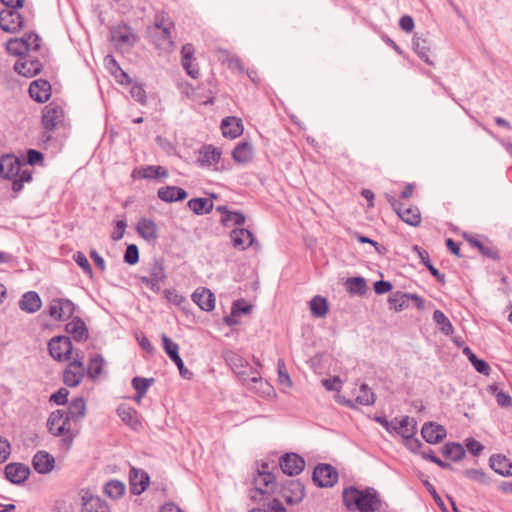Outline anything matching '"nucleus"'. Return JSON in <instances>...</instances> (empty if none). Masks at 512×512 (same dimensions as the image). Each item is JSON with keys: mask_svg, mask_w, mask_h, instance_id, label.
<instances>
[{"mask_svg": "<svg viewBox=\"0 0 512 512\" xmlns=\"http://www.w3.org/2000/svg\"><path fill=\"white\" fill-rule=\"evenodd\" d=\"M69 424V416L65 417L62 410L53 411L47 421L49 432L55 436L62 437V441L67 449L71 447L76 436V432L70 429Z\"/></svg>", "mask_w": 512, "mask_h": 512, "instance_id": "2", "label": "nucleus"}, {"mask_svg": "<svg viewBox=\"0 0 512 512\" xmlns=\"http://www.w3.org/2000/svg\"><path fill=\"white\" fill-rule=\"evenodd\" d=\"M252 306L248 304L245 300L240 299L233 303L232 305V314L233 316H240L241 314H247L251 311Z\"/></svg>", "mask_w": 512, "mask_h": 512, "instance_id": "58", "label": "nucleus"}, {"mask_svg": "<svg viewBox=\"0 0 512 512\" xmlns=\"http://www.w3.org/2000/svg\"><path fill=\"white\" fill-rule=\"evenodd\" d=\"M305 495L303 485L297 480L289 481L282 489V496L288 504L299 503Z\"/></svg>", "mask_w": 512, "mask_h": 512, "instance_id": "20", "label": "nucleus"}, {"mask_svg": "<svg viewBox=\"0 0 512 512\" xmlns=\"http://www.w3.org/2000/svg\"><path fill=\"white\" fill-rule=\"evenodd\" d=\"M15 71L27 78L36 76L42 70V64L37 59L29 57L19 59L14 65Z\"/></svg>", "mask_w": 512, "mask_h": 512, "instance_id": "18", "label": "nucleus"}, {"mask_svg": "<svg viewBox=\"0 0 512 512\" xmlns=\"http://www.w3.org/2000/svg\"><path fill=\"white\" fill-rule=\"evenodd\" d=\"M41 306V298L34 291L26 292L19 301L20 309L27 313H35L41 308Z\"/></svg>", "mask_w": 512, "mask_h": 512, "instance_id": "34", "label": "nucleus"}, {"mask_svg": "<svg viewBox=\"0 0 512 512\" xmlns=\"http://www.w3.org/2000/svg\"><path fill=\"white\" fill-rule=\"evenodd\" d=\"M30 474L27 466L20 463H11L5 467V475L9 481L15 484L24 482Z\"/></svg>", "mask_w": 512, "mask_h": 512, "instance_id": "30", "label": "nucleus"}, {"mask_svg": "<svg viewBox=\"0 0 512 512\" xmlns=\"http://www.w3.org/2000/svg\"><path fill=\"white\" fill-rule=\"evenodd\" d=\"M74 260L83 269V271L87 275L92 276V274H93L92 268L90 266V263H89L87 257L83 253L77 252L74 255Z\"/></svg>", "mask_w": 512, "mask_h": 512, "instance_id": "60", "label": "nucleus"}, {"mask_svg": "<svg viewBox=\"0 0 512 512\" xmlns=\"http://www.w3.org/2000/svg\"><path fill=\"white\" fill-rule=\"evenodd\" d=\"M194 53L195 49L192 44H185L182 47L181 55H182V66L187 72V74L192 77L193 79H196L200 75L199 66L197 63L194 62Z\"/></svg>", "mask_w": 512, "mask_h": 512, "instance_id": "17", "label": "nucleus"}, {"mask_svg": "<svg viewBox=\"0 0 512 512\" xmlns=\"http://www.w3.org/2000/svg\"><path fill=\"white\" fill-rule=\"evenodd\" d=\"M244 130L242 120L235 116H229L222 120L221 131L224 137L235 139L242 135Z\"/></svg>", "mask_w": 512, "mask_h": 512, "instance_id": "22", "label": "nucleus"}, {"mask_svg": "<svg viewBox=\"0 0 512 512\" xmlns=\"http://www.w3.org/2000/svg\"><path fill=\"white\" fill-rule=\"evenodd\" d=\"M277 372L279 384L287 388H291L293 386V382L290 375L287 372L286 364L282 359H279L277 362Z\"/></svg>", "mask_w": 512, "mask_h": 512, "instance_id": "51", "label": "nucleus"}, {"mask_svg": "<svg viewBox=\"0 0 512 512\" xmlns=\"http://www.w3.org/2000/svg\"><path fill=\"white\" fill-rule=\"evenodd\" d=\"M410 300V294L409 293H402V292H394L389 296V305L390 308L393 309L396 312H399L403 310L404 308L408 307Z\"/></svg>", "mask_w": 512, "mask_h": 512, "instance_id": "42", "label": "nucleus"}, {"mask_svg": "<svg viewBox=\"0 0 512 512\" xmlns=\"http://www.w3.org/2000/svg\"><path fill=\"white\" fill-rule=\"evenodd\" d=\"M188 207L196 214L209 213L213 203L206 198H194L188 201Z\"/></svg>", "mask_w": 512, "mask_h": 512, "instance_id": "44", "label": "nucleus"}, {"mask_svg": "<svg viewBox=\"0 0 512 512\" xmlns=\"http://www.w3.org/2000/svg\"><path fill=\"white\" fill-rule=\"evenodd\" d=\"M172 28L173 23L169 21V18L164 13L157 15L155 24L151 29V35L154 42L164 50H169L173 46V41L171 40Z\"/></svg>", "mask_w": 512, "mask_h": 512, "instance_id": "3", "label": "nucleus"}, {"mask_svg": "<svg viewBox=\"0 0 512 512\" xmlns=\"http://www.w3.org/2000/svg\"><path fill=\"white\" fill-rule=\"evenodd\" d=\"M490 467L499 475L512 476V462L504 455L496 454L490 457Z\"/></svg>", "mask_w": 512, "mask_h": 512, "instance_id": "32", "label": "nucleus"}, {"mask_svg": "<svg viewBox=\"0 0 512 512\" xmlns=\"http://www.w3.org/2000/svg\"><path fill=\"white\" fill-rule=\"evenodd\" d=\"M130 93L136 101L140 102L141 104L146 103V92L142 86H140V85L133 86L131 88Z\"/></svg>", "mask_w": 512, "mask_h": 512, "instance_id": "64", "label": "nucleus"}, {"mask_svg": "<svg viewBox=\"0 0 512 512\" xmlns=\"http://www.w3.org/2000/svg\"><path fill=\"white\" fill-rule=\"evenodd\" d=\"M343 501L349 509L360 512H374L379 508L380 500L375 493L348 488L343 493Z\"/></svg>", "mask_w": 512, "mask_h": 512, "instance_id": "1", "label": "nucleus"}, {"mask_svg": "<svg viewBox=\"0 0 512 512\" xmlns=\"http://www.w3.org/2000/svg\"><path fill=\"white\" fill-rule=\"evenodd\" d=\"M124 260L126 263L133 265L136 264L139 260V252L136 245L131 244L127 247Z\"/></svg>", "mask_w": 512, "mask_h": 512, "instance_id": "59", "label": "nucleus"}, {"mask_svg": "<svg viewBox=\"0 0 512 512\" xmlns=\"http://www.w3.org/2000/svg\"><path fill=\"white\" fill-rule=\"evenodd\" d=\"M314 482L320 487H332L338 480V473L329 464H320L314 469Z\"/></svg>", "mask_w": 512, "mask_h": 512, "instance_id": "10", "label": "nucleus"}, {"mask_svg": "<svg viewBox=\"0 0 512 512\" xmlns=\"http://www.w3.org/2000/svg\"><path fill=\"white\" fill-rule=\"evenodd\" d=\"M217 210L223 214L221 222L226 227L242 225L245 222V216L240 212L229 211L224 206H219Z\"/></svg>", "mask_w": 512, "mask_h": 512, "instance_id": "41", "label": "nucleus"}, {"mask_svg": "<svg viewBox=\"0 0 512 512\" xmlns=\"http://www.w3.org/2000/svg\"><path fill=\"white\" fill-rule=\"evenodd\" d=\"M433 320L440 326L443 333L449 335L453 332V326L449 319L440 310H436L433 314Z\"/></svg>", "mask_w": 512, "mask_h": 512, "instance_id": "53", "label": "nucleus"}, {"mask_svg": "<svg viewBox=\"0 0 512 512\" xmlns=\"http://www.w3.org/2000/svg\"><path fill=\"white\" fill-rule=\"evenodd\" d=\"M310 309L314 316L324 317L328 312L327 300L321 296H315L310 301Z\"/></svg>", "mask_w": 512, "mask_h": 512, "instance_id": "46", "label": "nucleus"}, {"mask_svg": "<svg viewBox=\"0 0 512 512\" xmlns=\"http://www.w3.org/2000/svg\"><path fill=\"white\" fill-rule=\"evenodd\" d=\"M104 492L110 498H120L125 493V485L118 480L109 481L105 485Z\"/></svg>", "mask_w": 512, "mask_h": 512, "instance_id": "49", "label": "nucleus"}, {"mask_svg": "<svg viewBox=\"0 0 512 512\" xmlns=\"http://www.w3.org/2000/svg\"><path fill=\"white\" fill-rule=\"evenodd\" d=\"M136 231L147 242H156L158 238L157 224L148 218H142L138 221Z\"/></svg>", "mask_w": 512, "mask_h": 512, "instance_id": "27", "label": "nucleus"}, {"mask_svg": "<svg viewBox=\"0 0 512 512\" xmlns=\"http://www.w3.org/2000/svg\"><path fill=\"white\" fill-rule=\"evenodd\" d=\"M110 63L113 65L111 67V71L114 75V77L116 78V80L120 83V84H128L130 82V78L129 76L127 75V73H125L116 63V61L114 59H110L109 60Z\"/></svg>", "mask_w": 512, "mask_h": 512, "instance_id": "57", "label": "nucleus"}, {"mask_svg": "<svg viewBox=\"0 0 512 512\" xmlns=\"http://www.w3.org/2000/svg\"><path fill=\"white\" fill-rule=\"evenodd\" d=\"M168 170L163 166H143L133 170L131 176L134 179L167 178Z\"/></svg>", "mask_w": 512, "mask_h": 512, "instance_id": "21", "label": "nucleus"}, {"mask_svg": "<svg viewBox=\"0 0 512 512\" xmlns=\"http://www.w3.org/2000/svg\"><path fill=\"white\" fill-rule=\"evenodd\" d=\"M391 428L403 437L408 443L417 442L413 440V436L416 433V422L409 416H402L395 418L390 423Z\"/></svg>", "mask_w": 512, "mask_h": 512, "instance_id": "9", "label": "nucleus"}, {"mask_svg": "<svg viewBox=\"0 0 512 512\" xmlns=\"http://www.w3.org/2000/svg\"><path fill=\"white\" fill-rule=\"evenodd\" d=\"M193 302L203 311L210 312L215 308V296L205 287H199L192 294Z\"/></svg>", "mask_w": 512, "mask_h": 512, "instance_id": "19", "label": "nucleus"}, {"mask_svg": "<svg viewBox=\"0 0 512 512\" xmlns=\"http://www.w3.org/2000/svg\"><path fill=\"white\" fill-rule=\"evenodd\" d=\"M464 474L470 480H473L478 483H484L486 480L485 473L481 470L469 469V470H466Z\"/></svg>", "mask_w": 512, "mask_h": 512, "instance_id": "63", "label": "nucleus"}, {"mask_svg": "<svg viewBox=\"0 0 512 512\" xmlns=\"http://www.w3.org/2000/svg\"><path fill=\"white\" fill-rule=\"evenodd\" d=\"M392 205L398 214V216L407 224L411 226H419L421 223V213L416 206L408 207H396V203L392 202Z\"/></svg>", "mask_w": 512, "mask_h": 512, "instance_id": "31", "label": "nucleus"}, {"mask_svg": "<svg viewBox=\"0 0 512 512\" xmlns=\"http://www.w3.org/2000/svg\"><path fill=\"white\" fill-rule=\"evenodd\" d=\"M22 165L20 160L14 155H4L0 158V176L5 179L16 177L19 167Z\"/></svg>", "mask_w": 512, "mask_h": 512, "instance_id": "23", "label": "nucleus"}, {"mask_svg": "<svg viewBox=\"0 0 512 512\" xmlns=\"http://www.w3.org/2000/svg\"><path fill=\"white\" fill-rule=\"evenodd\" d=\"M126 227L127 224L124 220L116 221L114 230L111 233V238L115 241L120 240L125 233Z\"/></svg>", "mask_w": 512, "mask_h": 512, "instance_id": "62", "label": "nucleus"}, {"mask_svg": "<svg viewBox=\"0 0 512 512\" xmlns=\"http://www.w3.org/2000/svg\"><path fill=\"white\" fill-rule=\"evenodd\" d=\"M40 47V39L37 34H28L21 38H12L6 43L9 54L22 56L29 50H37Z\"/></svg>", "mask_w": 512, "mask_h": 512, "instance_id": "5", "label": "nucleus"}, {"mask_svg": "<svg viewBox=\"0 0 512 512\" xmlns=\"http://www.w3.org/2000/svg\"><path fill=\"white\" fill-rule=\"evenodd\" d=\"M86 403L82 398L75 399L69 406V416L72 418H81L85 415Z\"/></svg>", "mask_w": 512, "mask_h": 512, "instance_id": "54", "label": "nucleus"}, {"mask_svg": "<svg viewBox=\"0 0 512 512\" xmlns=\"http://www.w3.org/2000/svg\"><path fill=\"white\" fill-rule=\"evenodd\" d=\"M66 332L76 341H85L88 338V330L80 318H74L66 324Z\"/></svg>", "mask_w": 512, "mask_h": 512, "instance_id": "38", "label": "nucleus"}, {"mask_svg": "<svg viewBox=\"0 0 512 512\" xmlns=\"http://www.w3.org/2000/svg\"><path fill=\"white\" fill-rule=\"evenodd\" d=\"M414 50L417 55L423 59L426 63L433 65V61L430 59V47L427 40L418 38L414 42Z\"/></svg>", "mask_w": 512, "mask_h": 512, "instance_id": "48", "label": "nucleus"}, {"mask_svg": "<svg viewBox=\"0 0 512 512\" xmlns=\"http://www.w3.org/2000/svg\"><path fill=\"white\" fill-rule=\"evenodd\" d=\"M112 41L119 48H129L137 41V36L134 31L126 26H119L111 32Z\"/></svg>", "mask_w": 512, "mask_h": 512, "instance_id": "15", "label": "nucleus"}, {"mask_svg": "<svg viewBox=\"0 0 512 512\" xmlns=\"http://www.w3.org/2000/svg\"><path fill=\"white\" fill-rule=\"evenodd\" d=\"M119 417L132 429H137L140 425L139 415L137 411L129 406L122 405L117 409Z\"/></svg>", "mask_w": 512, "mask_h": 512, "instance_id": "40", "label": "nucleus"}, {"mask_svg": "<svg viewBox=\"0 0 512 512\" xmlns=\"http://www.w3.org/2000/svg\"><path fill=\"white\" fill-rule=\"evenodd\" d=\"M33 178V169L30 168L27 164H22L19 167V171L17 172L16 177L12 178V189L14 192L18 193L22 190L23 184L32 181Z\"/></svg>", "mask_w": 512, "mask_h": 512, "instance_id": "39", "label": "nucleus"}, {"mask_svg": "<svg viewBox=\"0 0 512 512\" xmlns=\"http://www.w3.org/2000/svg\"><path fill=\"white\" fill-rule=\"evenodd\" d=\"M85 374V368L81 360H73L68 364L64 373L63 381L67 386L76 387L78 386Z\"/></svg>", "mask_w": 512, "mask_h": 512, "instance_id": "13", "label": "nucleus"}, {"mask_svg": "<svg viewBox=\"0 0 512 512\" xmlns=\"http://www.w3.org/2000/svg\"><path fill=\"white\" fill-rule=\"evenodd\" d=\"M104 360L101 356H94L90 359L88 365V375L90 378H97L103 369Z\"/></svg>", "mask_w": 512, "mask_h": 512, "instance_id": "55", "label": "nucleus"}, {"mask_svg": "<svg viewBox=\"0 0 512 512\" xmlns=\"http://www.w3.org/2000/svg\"><path fill=\"white\" fill-rule=\"evenodd\" d=\"M75 311V305L69 299H53L48 306L49 316L56 321H65Z\"/></svg>", "mask_w": 512, "mask_h": 512, "instance_id": "8", "label": "nucleus"}, {"mask_svg": "<svg viewBox=\"0 0 512 512\" xmlns=\"http://www.w3.org/2000/svg\"><path fill=\"white\" fill-rule=\"evenodd\" d=\"M0 27L8 33H16L23 27L22 16L12 9H3L0 11Z\"/></svg>", "mask_w": 512, "mask_h": 512, "instance_id": "11", "label": "nucleus"}, {"mask_svg": "<svg viewBox=\"0 0 512 512\" xmlns=\"http://www.w3.org/2000/svg\"><path fill=\"white\" fill-rule=\"evenodd\" d=\"M321 383L328 391H340L342 386V380L339 377L323 379Z\"/></svg>", "mask_w": 512, "mask_h": 512, "instance_id": "61", "label": "nucleus"}, {"mask_svg": "<svg viewBox=\"0 0 512 512\" xmlns=\"http://www.w3.org/2000/svg\"><path fill=\"white\" fill-rule=\"evenodd\" d=\"M82 512H110L109 505L100 497L93 496L89 490L80 491Z\"/></svg>", "mask_w": 512, "mask_h": 512, "instance_id": "14", "label": "nucleus"}, {"mask_svg": "<svg viewBox=\"0 0 512 512\" xmlns=\"http://www.w3.org/2000/svg\"><path fill=\"white\" fill-rule=\"evenodd\" d=\"M263 470L258 471V474L254 478V485L257 491L260 493H269L274 489L275 478L274 476L266 471L267 465H262Z\"/></svg>", "mask_w": 512, "mask_h": 512, "instance_id": "28", "label": "nucleus"}, {"mask_svg": "<svg viewBox=\"0 0 512 512\" xmlns=\"http://www.w3.org/2000/svg\"><path fill=\"white\" fill-rule=\"evenodd\" d=\"M464 448L457 443H448L444 447V455L454 461L460 460L464 456Z\"/></svg>", "mask_w": 512, "mask_h": 512, "instance_id": "52", "label": "nucleus"}, {"mask_svg": "<svg viewBox=\"0 0 512 512\" xmlns=\"http://www.w3.org/2000/svg\"><path fill=\"white\" fill-rule=\"evenodd\" d=\"M227 361L244 385H249L250 381L260 380V372L241 356L232 353L227 357Z\"/></svg>", "mask_w": 512, "mask_h": 512, "instance_id": "4", "label": "nucleus"}, {"mask_svg": "<svg viewBox=\"0 0 512 512\" xmlns=\"http://www.w3.org/2000/svg\"><path fill=\"white\" fill-rule=\"evenodd\" d=\"M222 156V151L213 145H204L199 149L197 155V163L201 167H213L217 170L216 166Z\"/></svg>", "mask_w": 512, "mask_h": 512, "instance_id": "12", "label": "nucleus"}, {"mask_svg": "<svg viewBox=\"0 0 512 512\" xmlns=\"http://www.w3.org/2000/svg\"><path fill=\"white\" fill-rule=\"evenodd\" d=\"M152 381H153V379H146V378H140V377H135L132 380L133 388L139 394V398H142L146 394V392H147L148 388L150 387Z\"/></svg>", "mask_w": 512, "mask_h": 512, "instance_id": "56", "label": "nucleus"}, {"mask_svg": "<svg viewBox=\"0 0 512 512\" xmlns=\"http://www.w3.org/2000/svg\"><path fill=\"white\" fill-rule=\"evenodd\" d=\"M29 94L35 101L44 103L51 96V85L46 80H35L29 86Z\"/></svg>", "mask_w": 512, "mask_h": 512, "instance_id": "24", "label": "nucleus"}, {"mask_svg": "<svg viewBox=\"0 0 512 512\" xmlns=\"http://www.w3.org/2000/svg\"><path fill=\"white\" fill-rule=\"evenodd\" d=\"M280 467L287 475H298L304 469L305 461L295 453H287L281 458Z\"/></svg>", "mask_w": 512, "mask_h": 512, "instance_id": "16", "label": "nucleus"}, {"mask_svg": "<svg viewBox=\"0 0 512 512\" xmlns=\"http://www.w3.org/2000/svg\"><path fill=\"white\" fill-rule=\"evenodd\" d=\"M158 197L165 202H175L186 199L187 193L176 186H165L158 190Z\"/></svg>", "mask_w": 512, "mask_h": 512, "instance_id": "37", "label": "nucleus"}, {"mask_svg": "<svg viewBox=\"0 0 512 512\" xmlns=\"http://www.w3.org/2000/svg\"><path fill=\"white\" fill-rule=\"evenodd\" d=\"M230 238L233 247L238 250H245L250 247L253 242V234L245 228H236L231 231Z\"/></svg>", "mask_w": 512, "mask_h": 512, "instance_id": "26", "label": "nucleus"}, {"mask_svg": "<svg viewBox=\"0 0 512 512\" xmlns=\"http://www.w3.org/2000/svg\"><path fill=\"white\" fill-rule=\"evenodd\" d=\"M246 386L264 397L276 396L274 388L267 381H263L261 376L259 381H250Z\"/></svg>", "mask_w": 512, "mask_h": 512, "instance_id": "45", "label": "nucleus"}, {"mask_svg": "<svg viewBox=\"0 0 512 512\" xmlns=\"http://www.w3.org/2000/svg\"><path fill=\"white\" fill-rule=\"evenodd\" d=\"M254 157V149L248 142L239 143L232 152L233 160L238 164H247Z\"/></svg>", "mask_w": 512, "mask_h": 512, "instance_id": "35", "label": "nucleus"}, {"mask_svg": "<svg viewBox=\"0 0 512 512\" xmlns=\"http://www.w3.org/2000/svg\"><path fill=\"white\" fill-rule=\"evenodd\" d=\"M48 349L55 360L66 361L70 359L73 347L68 337L56 336L49 341Z\"/></svg>", "mask_w": 512, "mask_h": 512, "instance_id": "6", "label": "nucleus"}, {"mask_svg": "<svg viewBox=\"0 0 512 512\" xmlns=\"http://www.w3.org/2000/svg\"><path fill=\"white\" fill-rule=\"evenodd\" d=\"M148 485L149 476L145 471L136 468L130 470V489L133 494L140 495Z\"/></svg>", "mask_w": 512, "mask_h": 512, "instance_id": "25", "label": "nucleus"}, {"mask_svg": "<svg viewBox=\"0 0 512 512\" xmlns=\"http://www.w3.org/2000/svg\"><path fill=\"white\" fill-rule=\"evenodd\" d=\"M421 434L428 443L436 444L445 438L446 430L439 424L426 423L422 427Z\"/></svg>", "mask_w": 512, "mask_h": 512, "instance_id": "29", "label": "nucleus"}, {"mask_svg": "<svg viewBox=\"0 0 512 512\" xmlns=\"http://www.w3.org/2000/svg\"><path fill=\"white\" fill-rule=\"evenodd\" d=\"M165 279V274L163 268L154 265L151 268L150 277L143 276L140 278L141 282L151 290L157 292L160 290V283H162Z\"/></svg>", "mask_w": 512, "mask_h": 512, "instance_id": "36", "label": "nucleus"}, {"mask_svg": "<svg viewBox=\"0 0 512 512\" xmlns=\"http://www.w3.org/2000/svg\"><path fill=\"white\" fill-rule=\"evenodd\" d=\"M345 285L350 294L364 295L367 291L366 281L362 277L349 278Z\"/></svg>", "mask_w": 512, "mask_h": 512, "instance_id": "43", "label": "nucleus"}, {"mask_svg": "<svg viewBox=\"0 0 512 512\" xmlns=\"http://www.w3.org/2000/svg\"><path fill=\"white\" fill-rule=\"evenodd\" d=\"M55 459L52 455L45 451H39L33 457L34 469L41 473H49L54 468Z\"/></svg>", "mask_w": 512, "mask_h": 512, "instance_id": "33", "label": "nucleus"}, {"mask_svg": "<svg viewBox=\"0 0 512 512\" xmlns=\"http://www.w3.org/2000/svg\"><path fill=\"white\" fill-rule=\"evenodd\" d=\"M355 401L360 405H371L375 401V396L367 385L362 384L356 392Z\"/></svg>", "mask_w": 512, "mask_h": 512, "instance_id": "47", "label": "nucleus"}, {"mask_svg": "<svg viewBox=\"0 0 512 512\" xmlns=\"http://www.w3.org/2000/svg\"><path fill=\"white\" fill-rule=\"evenodd\" d=\"M161 339H162V343H163V348H164L166 354L168 355V357L172 361L178 360V358H180L179 345L177 343H175L174 341H172L166 334H163Z\"/></svg>", "mask_w": 512, "mask_h": 512, "instance_id": "50", "label": "nucleus"}, {"mask_svg": "<svg viewBox=\"0 0 512 512\" xmlns=\"http://www.w3.org/2000/svg\"><path fill=\"white\" fill-rule=\"evenodd\" d=\"M64 122V111L56 103H50L44 107L42 112V124L48 131H53Z\"/></svg>", "mask_w": 512, "mask_h": 512, "instance_id": "7", "label": "nucleus"}]
</instances>
